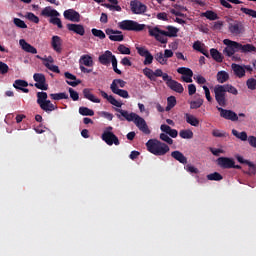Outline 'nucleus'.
<instances>
[{
	"mask_svg": "<svg viewBox=\"0 0 256 256\" xmlns=\"http://www.w3.org/2000/svg\"><path fill=\"white\" fill-rule=\"evenodd\" d=\"M186 123L192 127H199V119L191 114H185Z\"/></svg>",
	"mask_w": 256,
	"mask_h": 256,
	"instance_id": "nucleus-30",
	"label": "nucleus"
},
{
	"mask_svg": "<svg viewBox=\"0 0 256 256\" xmlns=\"http://www.w3.org/2000/svg\"><path fill=\"white\" fill-rule=\"evenodd\" d=\"M101 97H103V99H106L108 101V103H110V105H113L114 107H118L121 108L123 107V103L119 102L117 99H115V97H113V95H108L107 92L99 89L98 90Z\"/></svg>",
	"mask_w": 256,
	"mask_h": 256,
	"instance_id": "nucleus-15",
	"label": "nucleus"
},
{
	"mask_svg": "<svg viewBox=\"0 0 256 256\" xmlns=\"http://www.w3.org/2000/svg\"><path fill=\"white\" fill-rule=\"evenodd\" d=\"M62 43L63 41L61 40V37L59 36L52 37L51 45L54 51H56V53H61L63 51V48H61Z\"/></svg>",
	"mask_w": 256,
	"mask_h": 256,
	"instance_id": "nucleus-25",
	"label": "nucleus"
},
{
	"mask_svg": "<svg viewBox=\"0 0 256 256\" xmlns=\"http://www.w3.org/2000/svg\"><path fill=\"white\" fill-rule=\"evenodd\" d=\"M42 17H59V12L55 9H52L51 6L45 7L41 12Z\"/></svg>",
	"mask_w": 256,
	"mask_h": 256,
	"instance_id": "nucleus-26",
	"label": "nucleus"
},
{
	"mask_svg": "<svg viewBox=\"0 0 256 256\" xmlns=\"http://www.w3.org/2000/svg\"><path fill=\"white\" fill-rule=\"evenodd\" d=\"M13 23L16 25V27H19V29H27V24H25V21L21 20L20 18H14Z\"/></svg>",
	"mask_w": 256,
	"mask_h": 256,
	"instance_id": "nucleus-50",
	"label": "nucleus"
},
{
	"mask_svg": "<svg viewBox=\"0 0 256 256\" xmlns=\"http://www.w3.org/2000/svg\"><path fill=\"white\" fill-rule=\"evenodd\" d=\"M203 105V99L198 98L197 100L190 102V109H199Z\"/></svg>",
	"mask_w": 256,
	"mask_h": 256,
	"instance_id": "nucleus-51",
	"label": "nucleus"
},
{
	"mask_svg": "<svg viewBox=\"0 0 256 256\" xmlns=\"http://www.w3.org/2000/svg\"><path fill=\"white\" fill-rule=\"evenodd\" d=\"M201 17H206V19H209V21H217V19H219L217 13L211 10L201 13Z\"/></svg>",
	"mask_w": 256,
	"mask_h": 256,
	"instance_id": "nucleus-35",
	"label": "nucleus"
},
{
	"mask_svg": "<svg viewBox=\"0 0 256 256\" xmlns=\"http://www.w3.org/2000/svg\"><path fill=\"white\" fill-rule=\"evenodd\" d=\"M228 31L231 35L238 37V35L245 33V25L241 21L234 20L228 24Z\"/></svg>",
	"mask_w": 256,
	"mask_h": 256,
	"instance_id": "nucleus-6",
	"label": "nucleus"
},
{
	"mask_svg": "<svg viewBox=\"0 0 256 256\" xmlns=\"http://www.w3.org/2000/svg\"><path fill=\"white\" fill-rule=\"evenodd\" d=\"M7 73H9V65L3 61H0V75H7Z\"/></svg>",
	"mask_w": 256,
	"mask_h": 256,
	"instance_id": "nucleus-54",
	"label": "nucleus"
},
{
	"mask_svg": "<svg viewBox=\"0 0 256 256\" xmlns=\"http://www.w3.org/2000/svg\"><path fill=\"white\" fill-rule=\"evenodd\" d=\"M218 83H227L229 81V73L226 71H219L216 75Z\"/></svg>",
	"mask_w": 256,
	"mask_h": 256,
	"instance_id": "nucleus-32",
	"label": "nucleus"
},
{
	"mask_svg": "<svg viewBox=\"0 0 256 256\" xmlns=\"http://www.w3.org/2000/svg\"><path fill=\"white\" fill-rule=\"evenodd\" d=\"M63 15L65 19L72 21L73 23H79V21H81V14L74 9L64 11Z\"/></svg>",
	"mask_w": 256,
	"mask_h": 256,
	"instance_id": "nucleus-13",
	"label": "nucleus"
},
{
	"mask_svg": "<svg viewBox=\"0 0 256 256\" xmlns=\"http://www.w3.org/2000/svg\"><path fill=\"white\" fill-rule=\"evenodd\" d=\"M40 108L45 113H51L52 111H57L59 107L56 104H53L51 100L45 101L43 104H40Z\"/></svg>",
	"mask_w": 256,
	"mask_h": 256,
	"instance_id": "nucleus-23",
	"label": "nucleus"
},
{
	"mask_svg": "<svg viewBox=\"0 0 256 256\" xmlns=\"http://www.w3.org/2000/svg\"><path fill=\"white\" fill-rule=\"evenodd\" d=\"M79 63L85 67H93V58L89 55H82Z\"/></svg>",
	"mask_w": 256,
	"mask_h": 256,
	"instance_id": "nucleus-31",
	"label": "nucleus"
},
{
	"mask_svg": "<svg viewBox=\"0 0 256 256\" xmlns=\"http://www.w3.org/2000/svg\"><path fill=\"white\" fill-rule=\"evenodd\" d=\"M146 147L149 153H152V155H155L156 157H163V155H167V152L170 151L169 145L157 139L148 140L146 142Z\"/></svg>",
	"mask_w": 256,
	"mask_h": 256,
	"instance_id": "nucleus-4",
	"label": "nucleus"
},
{
	"mask_svg": "<svg viewBox=\"0 0 256 256\" xmlns=\"http://www.w3.org/2000/svg\"><path fill=\"white\" fill-rule=\"evenodd\" d=\"M110 63H112L114 73H116L117 75H122L123 72H121V70L117 68V57L114 56Z\"/></svg>",
	"mask_w": 256,
	"mask_h": 256,
	"instance_id": "nucleus-57",
	"label": "nucleus"
},
{
	"mask_svg": "<svg viewBox=\"0 0 256 256\" xmlns=\"http://www.w3.org/2000/svg\"><path fill=\"white\" fill-rule=\"evenodd\" d=\"M43 61H44L43 63L44 67H47L49 71H52L53 73H61V71L59 70V66L50 64L55 61L53 59V56H48L47 58H43Z\"/></svg>",
	"mask_w": 256,
	"mask_h": 256,
	"instance_id": "nucleus-18",
	"label": "nucleus"
},
{
	"mask_svg": "<svg viewBox=\"0 0 256 256\" xmlns=\"http://www.w3.org/2000/svg\"><path fill=\"white\" fill-rule=\"evenodd\" d=\"M112 59H115V55H113L112 51L106 50L102 55L98 57V61L101 65H105L109 67L111 65Z\"/></svg>",
	"mask_w": 256,
	"mask_h": 256,
	"instance_id": "nucleus-12",
	"label": "nucleus"
},
{
	"mask_svg": "<svg viewBox=\"0 0 256 256\" xmlns=\"http://www.w3.org/2000/svg\"><path fill=\"white\" fill-rule=\"evenodd\" d=\"M118 27L122 31H134L135 33H139L145 29V24H139V22L135 20H123L118 23Z\"/></svg>",
	"mask_w": 256,
	"mask_h": 256,
	"instance_id": "nucleus-5",
	"label": "nucleus"
},
{
	"mask_svg": "<svg viewBox=\"0 0 256 256\" xmlns=\"http://www.w3.org/2000/svg\"><path fill=\"white\" fill-rule=\"evenodd\" d=\"M175 105H177V98H175V96H170L167 98V106L165 110L171 111Z\"/></svg>",
	"mask_w": 256,
	"mask_h": 256,
	"instance_id": "nucleus-39",
	"label": "nucleus"
},
{
	"mask_svg": "<svg viewBox=\"0 0 256 256\" xmlns=\"http://www.w3.org/2000/svg\"><path fill=\"white\" fill-rule=\"evenodd\" d=\"M102 141L106 143V145H120L119 138L113 132H103L101 135Z\"/></svg>",
	"mask_w": 256,
	"mask_h": 256,
	"instance_id": "nucleus-9",
	"label": "nucleus"
},
{
	"mask_svg": "<svg viewBox=\"0 0 256 256\" xmlns=\"http://www.w3.org/2000/svg\"><path fill=\"white\" fill-rule=\"evenodd\" d=\"M64 77L66 79H69L66 81L67 85H70L71 87H77V85H81V80L77 79V76L69 73V72H65L64 73Z\"/></svg>",
	"mask_w": 256,
	"mask_h": 256,
	"instance_id": "nucleus-20",
	"label": "nucleus"
},
{
	"mask_svg": "<svg viewBox=\"0 0 256 256\" xmlns=\"http://www.w3.org/2000/svg\"><path fill=\"white\" fill-rule=\"evenodd\" d=\"M223 43L226 45L225 49L223 50L226 57H233V55L236 53H253V51H256V47L253 44L243 45L229 39H224Z\"/></svg>",
	"mask_w": 256,
	"mask_h": 256,
	"instance_id": "nucleus-2",
	"label": "nucleus"
},
{
	"mask_svg": "<svg viewBox=\"0 0 256 256\" xmlns=\"http://www.w3.org/2000/svg\"><path fill=\"white\" fill-rule=\"evenodd\" d=\"M232 135H234L236 139H240V141H247L249 139L245 131L239 132L236 129H232Z\"/></svg>",
	"mask_w": 256,
	"mask_h": 256,
	"instance_id": "nucleus-34",
	"label": "nucleus"
},
{
	"mask_svg": "<svg viewBox=\"0 0 256 256\" xmlns=\"http://www.w3.org/2000/svg\"><path fill=\"white\" fill-rule=\"evenodd\" d=\"M50 99L53 101H61V99H69V95L65 92L50 94Z\"/></svg>",
	"mask_w": 256,
	"mask_h": 256,
	"instance_id": "nucleus-36",
	"label": "nucleus"
},
{
	"mask_svg": "<svg viewBox=\"0 0 256 256\" xmlns=\"http://www.w3.org/2000/svg\"><path fill=\"white\" fill-rule=\"evenodd\" d=\"M49 23L56 25L58 29H63V22H61V18H58L57 16H52V18L49 20Z\"/></svg>",
	"mask_w": 256,
	"mask_h": 256,
	"instance_id": "nucleus-45",
	"label": "nucleus"
},
{
	"mask_svg": "<svg viewBox=\"0 0 256 256\" xmlns=\"http://www.w3.org/2000/svg\"><path fill=\"white\" fill-rule=\"evenodd\" d=\"M171 157L178 161L179 163H182V165H187V157L183 154V152L179 150H175L171 152Z\"/></svg>",
	"mask_w": 256,
	"mask_h": 256,
	"instance_id": "nucleus-24",
	"label": "nucleus"
},
{
	"mask_svg": "<svg viewBox=\"0 0 256 256\" xmlns=\"http://www.w3.org/2000/svg\"><path fill=\"white\" fill-rule=\"evenodd\" d=\"M179 136L181 139H193V131L190 129L181 130Z\"/></svg>",
	"mask_w": 256,
	"mask_h": 256,
	"instance_id": "nucleus-42",
	"label": "nucleus"
},
{
	"mask_svg": "<svg viewBox=\"0 0 256 256\" xmlns=\"http://www.w3.org/2000/svg\"><path fill=\"white\" fill-rule=\"evenodd\" d=\"M143 74L145 75V77H148V79H150V81H155V78L153 76L154 71L148 67L143 69Z\"/></svg>",
	"mask_w": 256,
	"mask_h": 256,
	"instance_id": "nucleus-52",
	"label": "nucleus"
},
{
	"mask_svg": "<svg viewBox=\"0 0 256 256\" xmlns=\"http://www.w3.org/2000/svg\"><path fill=\"white\" fill-rule=\"evenodd\" d=\"M13 87L15 89H20V91H21L22 88L29 87V83L25 80L18 79V80H15Z\"/></svg>",
	"mask_w": 256,
	"mask_h": 256,
	"instance_id": "nucleus-41",
	"label": "nucleus"
},
{
	"mask_svg": "<svg viewBox=\"0 0 256 256\" xmlns=\"http://www.w3.org/2000/svg\"><path fill=\"white\" fill-rule=\"evenodd\" d=\"M240 11L245 15H248L249 17H253L254 19H256V10H253L251 8L241 7Z\"/></svg>",
	"mask_w": 256,
	"mask_h": 256,
	"instance_id": "nucleus-46",
	"label": "nucleus"
},
{
	"mask_svg": "<svg viewBox=\"0 0 256 256\" xmlns=\"http://www.w3.org/2000/svg\"><path fill=\"white\" fill-rule=\"evenodd\" d=\"M210 55L217 63H223V54L219 50L215 48L210 49Z\"/></svg>",
	"mask_w": 256,
	"mask_h": 256,
	"instance_id": "nucleus-29",
	"label": "nucleus"
},
{
	"mask_svg": "<svg viewBox=\"0 0 256 256\" xmlns=\"http://www.w3.org/2000/svg\"><path fill=\"white\" fill-rule=\"evenodd\" d=\"M160 139L161 141H164V143H167L168 145H173V139L169 137V134L161 133Z\"/></svg>",
	"mask_w": 256,
	"mask_h": 256,
	"instance_id": "nucleus-56",
	"label": "nucleus"
},
{
	"mask_svg": "<svg viewBox=\"0 0 256 256\" xmlns=\"http://www.w3.org/2000/svg\"><path fill=\"white\" fill-rule=\"evenodd\" d=\"M227 93L239 95V91L231 84L216 85L214 87V95L216 102L220 107H227Z\"/></svg>",
	"mask_w": 256,
	"mask_h": 256,
	"instance_id": "nucleus-3",
	"label": "nucleus"
},
{
	"mask_svg": "<svg viewBox=\"0 0 256 256\" xmlns=\"http://www.w3.org/2000/svg\"><path fill=\"white\" fill-rule=\"evenodd\" d=\"M231 67H232V71H233L234 75L236 77H238V79H243V77H245V68H244V66L233 63L231 65Z\"/></svg>",
	"mask_w": 256,
	"mask_h": 256,
	"instance_id": "nucleus-21",
	"label": "nucleus"
},
{
	"mask_svg": "<svg viewBox=\"0 0 256 256\" xmlns=\"http://www.w3.org/2000/svg\"><path fill=\"white\" fill-rule=\"evenodd\" d=\"M92 35H94V37H98V39H105L107 36L105 35V32H103V30H99L96 28H93L91 30Z\"/></svg>",
	"mask_w": 256,
	"mask_h": 256,
	"instance_id": "nucleus-47",
	"label": "nucleus"
},
{
	"mask_svg": "<svg viewBox=\"0 0 256 256\" xmlns=\"http://www.w3.org/2000/svg\"><path fill=\"white\" fill-rule=\"evenodd\" d=\"M136 50H137L138 55H140V57H146V55H147L148 53H151V52H149V50H147V48H145V47H139V46H137V47H136Z\"/></svg>",
	"mask_w": 256,
	"mask_h": 256,
	"instance_id": "nucleus-58",
	"label": "nucleus"
},
{
	"mask_svg": "<svg viewBox=\"0 0 256 256\" xmlns=\"http://www.w3.org/2000/svg\"><path fill=\"white\" fill-rule=\"evenodd\" d=\"M19 45L26 53H31L32 55H37V48L29 44L25 39L19 40Z\"/></svg>",
	"mask_w": 256,
	"mask_h": 256,
	"instance_id": "nucleus-19",
	"label": "nucleus"
},
{
	"mask_svg": "<svg viewBox=\"0 0 256 256\" xmlns=\"http://www.w3.org/2000/svg\"><path fill=\"white\" fill-rule=\"evenodd\" d=\"M208 181H223V175L219 174V172H214L207 175Z\"/></svg>",
	"mask_w": 256,
	"mask_h": 256,
	"instance_id": "nucleus-43",
	"label": "nucleus"
},
{
	"mask_svg": "<svg viewBox=\"0 0 256 256\" xmlns=\"http://www.w3.org/2000/svg\"><path fill=\"white\" fill-rule=\"evenodd\" d=\"M177 73L185 75L186 77H193V70L187 67H180L177 69Z\"/></svg>",
	"mask_w": 256,
	"mask_h": 256,
	"instance_id": "nucleus-40",
	"label": "nucleus"
},
{
	"mask_svg": "<svg viewBox=\"0 0 256 256\" xmlns=\"http://www.w3.org/2000/svg\"><path fill=\"white\" fill-rule=\"evenodd\" d=\"M79 113L83 115V117H93V115H95V111L83 106L79 108Z\"/></svg>",
	"mask_w": 256,
	"mask_h": 256,
	"instance_id": "nucleus-37",
	"label": "nucleus"
},
{
	"mask_svg": "<svg viewBox=\"0 0 256 256\" xmlns=\"http://www.w3.org/2000/svg\"><path fill=\"white\" fill-rule=\"evenodd\" d=\"M145 59L143 61L144 65H151V63H153V54L148 53L146 56H144Z\"/></svg>",
	"mask_w": 256,
	"mask_h": 256,
	"instance_id": "nucleus-62",
	"label": "nucleus"
},
{
	"mask_svg": "<svg viewBox=\"0 0 256 256\" xmlns=\"http://www.w3.org/2000/svg\"><path fill=\"white\" fill-rule=\"evenodd\" d=\"M47 92H38L37 93V103L38 105H42L45 103L47 100Z\"/></svg>",
	"mask_w": 256,
	"mask_h": 256,
	"instance_id": "nucleus-44",
	"label": "nucleus"
},
{
	"mask_svg": "<svg viewBox=\"0 0 256 256\" xmlns=\"http://www.w3.org/2000/svg\"><path fill=\"white\" fill-rule=\"evenodd\" d=\"M247 141H248L250 147H254V149H256V137L255 136H249Z\"/></svg>",
	"mask_w": 256,
	"mask_h": 256,
	"instance_id": "nucleus-64",
	"label": "nucleus"
},
{
	"mask_svg": "<svg viewBox=\"0 0 256 256\" xmlns=\"http://www.w3.org/2000/svg\"><path fill=\"white\" fill-rule=\"evenodd\" d=\"M68 31H72V33H76V35H80L83 37L85 35V27L82 24H67Z\"/></svg>",
	"mask_w": 256,
	"mask_h": 256,
	"instance_id": "nucleus-17",
	"label": "nucleus"
},
{
	"mask_svg": "<svg viewBox=\"0 0 256 256\" xmlns=\"http://www.w3.org/2000/svg\"><path fill=\"white\" fill-rule=\"evenodd\" d=\"M167 31L162 32L166 37H177V33H179V29L173 26H167Z\"/></svg>",
	"mask_w": 256,
	"mask_h": 256,
	"instance_id": "nucleus-33",
	"label": "nucleus"
},
{
	"mask_svg": "<svg viewBox=\"0 0 256 256\" xmlns=\"http://www.w3.org/2000/svg\"><path fill=\"white\" fill-rule=\"evenodd\" d=\"M165 30H161L158 27L149 30V35L155 37L156 41H159L162 44H167V35L164 34Z\"/></svg>",
	"mask_w": 256,
	"mask_h": 256,
	"instance_id": "nucleus-10",
	"label": "nucleus"
},
{
	"mask_svg": "<svg viewBox=\"0 0 256 256\" xmlns=\"http://www.w3.org/2000/svg\"><path fill=\"white\" fill-rule=\"evenodd\" d=\"M112 93L114 95H118L119 97H122L123 99H129V92L127 90L115 88V84L110 88Z\"/></svg>",
	"mask_w": 256,
	"mask_h": 256,
	"instance_id": "nucleus-28",
	"label": "nucleus"
},
{
	"mask_svg": "<svg viewBox=\"0 0 256 256\" xmlns=\"http://www.w3.org/2000/svg\"><path fill=\"white\" fill-rule=\"evenodd\" d=\"M233 161V158L219 157L217 158L216 163L221 169H232Z\"/></svg>",
	"mask_w": 256,
	"mask_h": 256,
	"instance_id": "nucleus-16",
	"label": "nucleus"
},
{
	"mask_svg": "<svg viewBox=\"0 0 256 256\" xmlns=\"http://www.w3.org/2000/svg\"><path fill=\"white\" fill-rule=\"evenodd\" d=\"M130 7L134 15H143L147 11V6L138 0H132Z\"/></svg>",
	"mask_w": 256,
	"mask_h": 256,
	"instance_id": "nucleus-8",
	"label": "nucleus"
},
{
	"mask_svg": "<svg viewBox=\"0 0 256 256\" xmlns=\"http://www.w3.org/2000/svg\"><path fill=\"white\" fill-rule=\"evenodd\" d=\"M246 86L250 91H255L256 89V79L255 78H250L246 81Z\"/></svg>",
	"mask_w": 256,
	"mask_h": 256,
	"instance_id": "nucleus-53",
	"label": "nucleus"
},
{
	"mask_svg": "<svg viewBox=\"0 0 256 256\" xmlns=\"http://www.w3.org/2000/svg\"><path fill=\"white\" fill-rule=\"evenodd\" d=\"M83 95L85 99H88V101H91L92 103H101V99L95 97L89 88L83 90Z\"/></svg>",
	"mask_w": 256,
	"mask_h": 256,
	"instance_id": "nucleus-27",
	"label": "nucleus"
},
{
	"mask_svg": "<svg viewBox=\"0 0 256 256\" xmlns=\"http://www.w3.org/2000/svg\"><path fill=\"white\" fill-rule=\"evenodd\" d=\"M28 21H32V23H39V17L33 14V12H28L26 15Z\"/></svg>",
	"mask_w": 256,
	"mask_h": 256,
	"instance_id": "nucleus-59",
	"label": "nucleus"
},
{
	"mask_svg": "<svg viewBox=\"0 0 256 256\" xmlns=\"http://www.w3.org/2000/svg\"><path fill=\"white\" fill-rule=\"evenodd\" d=\"M217 111L220 113V117L227 119L228 121H239V116L232 110L223 109L217 106Z\"/></svg>",
	"mask_w": 256,
	"mask_h": 256,
	"instance_id": "nucleus-11",
	"label": "nucleus"
},
{
	"mask_svg": "<svg viewBox=\"0 0 256 256\" xmlns=\"http://www.w3.org/2000/svg\"><path fill=\"white\" fill-rule=\"evenodd\" d=\"M106 35H109L110 41H123L125 36H123V32L119 30H113L108 28L105 30Z\"/></svg>",
	"mask_w": 256,
	"mask_h": 256,
	"instance_id": "nucleus-14",
	"label": "nucleus"
},
{
	"mask_svg": "<svg viewBox=\"0 0 256 256\" xmlns=\"http://www.w3.org/2000/svg\"><path fill=\"white\" fill-rule=\"evenodd\" d=\"M203 90H204L207 101L211 103V101H213V98L211 97V91L209 90V87L203 86Z\"/></svg>",
	"mask_w": 256,
	"mask_h": 256,
	"instance_id": "nucleus-61",
	"label": "nucleus"
},
{
	"mask_svg": "<svg viewBox=\"0 0 256 256\" xmlns=\"http://www.w3.org/2000/svg\"><path fill=\"white\" fill-rule=\"evenodd\" d=\"M169 89L172 91H175L176 93H183L185 91V88H183V85L176 80H169L168 86Z\"/></svg>",
	"mask_w": 256,
	"mask_h": 256,
	"instance_id": "nucleus-22",
	"label": "nucleus"
},
{
	"mask_svg": "<svg viewBox=\"0 0 256 256\" xmlns=\"http://www.w3.org/2000/svg\"><path fill=\"white\" fill-rule=\"evenodd\" d=\"M69 94L72 101H79V93L75 91L73 88H69Z\"/></svg>",
	"mask_w": 256,
	"mask_h": 256,
	"instance_id": "nucleus-60",
	"label": "nucleus"
},
{
	"mask_svg": "<svg viewBox=\"0 0 256 256\" xmlns=\"http://www.w3.org/2000/svg\"><path fill=\"white\" fill-rule=\"evenodd\" d=\"M33 79L34 81H36V83L34 84V87H36V89H40L41 91H47V89H49V84H47L45 74L35 73L33 75Z\"/></svg>",
	"mask_w": 256,
	"mask_h": 256,
	"instance_id": "nucleus-7",
	"label": "nucleus"
},
{
	"mask_svg": "<svg viewBox=\"0 0 256 256\" xmlns=\"http://www.w3.org/2000/svg\"><path fill=\"white\" fill-rule=\"evenodd\" d=\"M116 111L117 113H120L116 114V117L120 121H125V119L129 122L133 121L134 125H136L139 131H142V133H145V135H149L151 133V130H149V126H147V122L143 117L139 116L135 112L129 113L128 111L119 108L116 109Z\"/></svg>",
	"mask_w": 256,
	"mask_h": 256,
	"instance_id": "nucleus-1",
	"label": "nucleus"
},
{
	"mask_svg": "<svg viewBox=\"0 0 256 256\" xmlns=\"http://www.w3.org/2000/svg\"><path fill=\"white\" fill-rule=\"evenodd\" d=\"M212 135L213 137H218V138H224V137H229V134L223 130H219V129H214L212 131Z\"/></svg>",
	"mask_w": 256,
	"mask_h": 256,
	"instance_id": "nucleus-48",
	"label": "nucleus"
},
{
	"mask_svg": "<svg viewBox=\"0 0 256 256\" xmlns=\"http://www.w3.org/2000/svg\"><path fill=\"white\" fill-rule=\"evenodd\" d=\"M155 59L160 63V65H167V59H165L163 52L156 53Z\"/></svg>",
	"mask_w": 256,
	"mask_h": 256,
	"instance_id": "nucleus-49",
	"label": "nucleus"
},
{
	"mask_svg": "<svg viewBox=\"0 0 256 256\" xmlns=\"http://www.w3.org/2000/svg\"><path fill=\"white\" fill-rule=\"evenodd\" d=\"M118 51H119V53H121V55H131V49H129L128 47H126L123 44H120L118 46Z\"/></svg>",
	"mask_w": 256,
	"mask_h": 256,
	"instance_id": "nucleus-55",
	"label": "nucleus"
},
{
	"mask_svg": "<svg viewBox=\"0 0 256 256\" xmlns=\"http://www.w3.org/2000/svg\"><path fill=\"white\" fill-rule=\"evenodd\" d=\"M125 85H127V82H125L124 80L114 79L110 85V89H113V86H115V89H119V87L123 89Z\"/></svg>",
	"mask_w": 256,
	"mask_h": 256,
	"instance_id": "nucleus-38",
	"label": "nucleus"
},
{
	"mask_svg": "<svg viewBox=\"0 0 256 256\" xmlns=\"http://www.w3.org/2000/svg\"><path fill=\"white\" fill-rule=\"evenodd\" d=\"M249 169V175H256V165L253 162H250V164H248Z\"/></svg>",
	"mask_w": 256,
	"mask_h": 256,
	"instance_id": "nucleus-63",
	"label": "nucleus"
}]
</instances>
